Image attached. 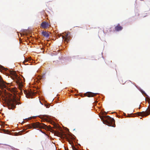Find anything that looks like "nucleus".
I'll list each match as a JSON object with an SVG mask.
<instances>
[{"label": "nucleus", "instance_id": "22", "mask_svg": "<svg viewBox=\"0 0 150 150\" xmlns=\"http://www.w3.org/2000/svg\"><path fill=\"white\" fill-rule=\"evenodd\" d=\"M4 123H2V125H4Z\"/></svg>", "mask_w": 150, "mask_h": 150}, {"label": "nucleus", "instance_id": "12", "mask_svg": "<svg viewBox=\"0 0 150 150\" xmlns=\"http://www.w3.org/2000/svg\"><path fill=\"white\" fill-rule=\"evenodd\" d=\"M123 28L119 24H118L115 28V30L117 31L121 30Z\"/></svg>", "mask_w": 150, "mask_h": 150}, {"label": "nucleus", "instance_id": "6", "mask_svg": "<svg viewBox=\"0 0 150 150\" xmlns=\"http://www.w3.org/2000/svg\"><path fill=\"white\" fill-rule=\"evenodd\" d=\"M137 113L139 116L142 117L146 116L150 114V107L145 111L138 112Z\"/></svg>", "mask_w": 150, "mask_h": 150}, {"label": "nucleus", "instance_id": "25", "mask_svg": "<svg viewBox=\"0 0 150 150\" xmlns=\"http://www.w3.org/2000/svg\"><path fill=\"white\" fill-rule=\"evenodd\" d=\"M52 122H53V123H54V124H55V123L54 122H53V121H52Z\"/></svg>", "mask_w": 150, "mask_h": 150}, {"label": "nucleus", "instance_id": "3", "mask_svg": "<svg viewBox=\"0 0 150 150\" xmlns=\"http://www.w3.org/2000/svg\"><path fill=\"white\" fill-rule=\"evenodd\" d=\"M26 127L28 129H32V128H40L46 129L48 128V126L46 125L43 123H41L38 122H36L32 123L31 124L27 125Z\"/></svg>", "mask_w": 150, "mask_h": 150}, {"label": "nucleus", "instance_id": "19", "mask_svg": "<svg viewBox=\"0 0 150 150\" xmlns=\"http://www.w3.org/2000/svg\"><path fill=\"white\" fill-rule=\"evenodd\" d=\"M57 36H58V37H59H59H60V36L59 35H57Z\"/></svg>", "mask_w": 150, "mask_h": 150}, {"label": "nucleus", "instance_id": "10", "mask_svg": "<svg viewBox=\"0 0 150 150\" xmlns=\"http://www.w3.org/2000/svg\"><path fill=\"white\" fill-rule=\"evenodd\" d=\"M97 93H94L91 92H88L84 94V95L88 97H93L97 95Z\"/></svg>", "mask_w": 150, "mask_h": 150}, {"label": "nucleus", "instance_id": "5", "mask_svg": "<svg viewBox=\"0 0 150 150\" xmlns=\"http://www.w3.org/2000/svg\"><path fill=\"white\" fill-rule=\"evenodd\" d=\"M0 71L2 72L4 71H8L10 74L13 76L15 78L17 79L18 78V75L15 71L9 70L8 69L4 67V66H0Z\"/></svg>", "mask_w": 150, "mask_h": 150}, {"label": "nucleus", "instance_id": "8", "mask_svg": "<svg viewBox=\"0 0 150 150\" xmlns=\"http://www.w3.org/2000/svg\"><path fill=\"white\" fill-rule=\"evenodd\" d=\"M24 92L27 98H32L33 96L34 95V93L31 91L24 90Z\"/></svg>", "mask_w": 150, "mask_h": 150}, {"label": "nucleus", "instance_id": "9", "mask_svg": "<svg viewBox=\"0 0 150 150\" xmlns=\"http://www.w3.org/2000/svg\"><path fill=\"white\" fill-rule=\"evenodd\" d=\"M70 33L68 32L67 33H66L65 37H64V36L62 35H61V36L62 38V39H64L65 40V41L68 42V41L70 40Z\"/></svg>", "mask_w": 150, "mask_h": 150}, {"label": "nucleus", "instance_id": "15", "mask_svg": "<svg viewBox=\"0 0 150 150\" xmlns=\"http://www.w3.org/2000/svg\"><path fill=\"white\" fill-rule=\"evenodd\" d=\"M56 54V52L55 51H54L53 52H52L51 53V57L50 58L52 59H53V57L54 56H55Z\"/></svg>", "mask_w": 150, "mask_h": 150}, {"label": "nucleus", "instance_id": "18", "mask_svg": "<svg viewBox=\"0 0 150 150\" xmlns=\"http://www.w3.org/2000/svg\"><path fill=\"white\" fill-rule=\"evenodd\" d=\"M57 101L58 100H59V98H58V97H57Z\"/></svg>", "mask_w": 150, "mask_h": 150}, {"label": "nucleus", "instance_id": "23", "mask_svg": "<svg viewBox=\"0 0 150 150\" xmlns=\"http://www.w3.org/2000/svg\"><path fill=\"white\" fill-rule=\"evenodd\" d=\"M41 131V132L42 133H44V134H45V133H44V132H43L42 131Z\"/></svg>", "mask_w": 150, "mask_h": 150}, {"label": "nucleus", "instance_id": "4", "mask_svg": "<svg viewBox=\"0 0 150 150\" xmlns=\"http://www.w3.org/2000/svg\"><path fill=\"white\" fill-rule=\"evenodd\" d=\"M57 136L60 137L61 139L64 138L66 137L62 128L57 123Z\"/></svg>", "mask_w": 150, "mask_h": 150}, {"label": "nucleus", "instance_id": "17", "mask_svg": "<svg viewBox=\"0 0 150 150\" xmlns=\"http://www.w3.org/2000/svg\"><path fill=\"white\" fill-rule=\"evenodd\" d=\"M4 132L5 133H7L8 132V131L7 130L3 129Z\"/></svg>", "mask_w": 150, "mask_h": 150}, {"label": "nucleus", "instance_id": "16", "mask_svg": "<svg viewBox=\"0 0 150 150\" xmlns=\"http://www.w3.org/2000/svg\"><path fill=\"white\" fill-rule=\"evenodd\" d=\"M50 131L54 133L55 136L56 135V131L54 129H50Z\"/></svg>", "mask_w": 150, "mask_h": 150}, {"label": "nucleus", "instance_id": "14", "mask_svg": "<svg viewBox=\"0 0 150 150\" xmlns=\"http://www.w3.org/2000/svg\"><path fill=\"white\" fill-rule=\"evenodd\" d=\"M42 34L46 38H47L49 36V34L46 31H43L42 32Z\"/></svg>", "mask_w": 150, "mask_h": 150}, {"label": "nucleus", "instance_id": "21", "mask_svg": "<svg viewBox=\"0 0 150 150\" xmlns=\"http://www.w3.org/2000/svg\"><path fill=\"white\" fill-rule=\"evenodd\" d=\"M45 77V75H43L42 76V77Z\"/></svg>", "mask_w": 150, "mask_h": 150}, {"label": "nucleus", "instance_id": "13", "mask_svg": "<svg viewBox=\"0 0 150 150\" xmlns=\"http://www.w3.org/2000/svg\"><path fill=\"white\" fill-rule=\"evenodd\" d=\"M23 63L25 65H32L31 62H29L28 60H25Z\"/></svg>", "mask_w": 150, "mask_h": 150}, {"label": "nucleus", "instance_id": "2", "mask_svg": "<svg viewBox=\"0 0 150 150\" xmlns=\"http://www.w3.org/2000/svg\"><path fill=\"white\" fill-rule=\"evenodd\" d=\"M100 117L104 124L109 126L115 127V120L113 118L108 116H100Z\"/></svg>", "mask_w": 150, "mask_h": 150}, {"label": "nucleus", "instance_id": "26", "mask_svg": "<svg viewBox=\"0 0 150 150\" xmlns=\"http://www.w3.org/2000/svg\"><path fill=\"white\" fill-rule=\"evenodd\" d=\"M0 66H1V65H0Z\"/></svg>", "mask_w": 150, "mask_h": 150}, {"label": "nucleus", "instance_id": "20", "mask_svg": "<svg viewBox=\"0 0 150 150\" xmlns=\"http://www.w3.org/2000/svg\"><path fill=\"white\" fill-rule=\"evenodd\" d=\"M54 125H54V127H56L55 124H54Z\"/></svg>", "mask_w": 150, "mask_h": 150}, {"label": "nucleus", "instance_id": "24", "mask_svg": "<svg viewBox=\"0 0 150 150\" xmlns=\"http://www.w3.org/2000/svg\"><path fill=\"white\" fill-rule=\"evenodd\" d=\"M150 102V100H149L148 101V102L149 103Z\"/></svg>", "mask_w": 150, "mask_h": 150}, {"label": "nucleus", "instance_id": "11", "mask_svg": "<svg viewBox=\"0 0 150 150\" xmlns=\"http://www.w3.org/2000/svg\"><path fill=\"white\" fill-rule=\"evenodd\" d=\"M41 26L42 28H46L49 27L50 25L48 22H43L41 23Z\"/></svg>", "mask_w": 150, "mask_h": 150}, {"label": "nucleus", "instance_id": "1", "mask_svg": "<svg viewBox=\"0 0 150 150\" xmlns=\"http://www.w3.org/2000/svg\"><path fill=\"white\" fill-rule=\"evenodd\" d=\"M0 88L3 89V91L4 92V99L6 102L9 109H13L15 108V105L16 104H18L16 99V96L15 94L13 95L8 93L5 88L8 91L11 92H15V89L14 88H11L6 86L3 80H0Z\"/></svg>", "mask_w": 150, "mask_h": 150}, {"label": "nucleus", "instance_id": "7", "mask_svg": "<svg viewBox=\"0 0 150 150\" xmlns=\"http://www.w3.org/2000/svg\"><path fill=\"white\" fill-rule=\"evenodd\" d=\"M40 117L44 121L52 123V120L50 116L47 115L40 116Z\"/></svg>", "mask_w": 150, "mask_h": 150}]
</instances>
